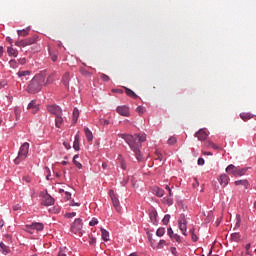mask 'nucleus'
<instances>
[{
  "label": "nucleus",
  "instance_id": "f257e3e1",
  "mask_svg": "<svg viewBox=\"0 0 256 256\" xmlns=\"http://www.w3.org/2000/svg\"><path fill=\"white\" fill-rule=\"evenodd\" d=\"M118 137L124 139V141L129 145L131 151H133L137 161H145V157L141 153V143L147 141V136L145 134H118Z\"/></svg>",
  "mask_w": 256,
  "mask_h": 256
},
{
  "label": "nucleus",
  "instance_id": "f03ea898",
  "mask_svg": "<svg viewBox=\"0 0 256 256\" xmlns=\"http://www.w3.org/2000/svg\"><path fill=\"white\" fill-rule=\"evenodd\" d=\"M43 86H45V75L41 73L33 77L28 85L27 91L32 94L39 93Z\"/></svg>",
  "mask_w": 256,
  "mask_h": 256
},
{
  "label": "nucleus",
  "instance_id": "7ed1b4c3",
  "mask_svg": "<svg viewBox=\"0 0 256 256\" xmlns=\"http://www.w3.org/2000/svg\"><path fill=\"white\" fill-rule=\"evenodd\" d=\"M29 155V143L24 142L18 151V156L14 159L15 165H20L27 159V156Z\"/></svg>",
  "mask_w": 256,
  "mask_h": 256
},
{
  "label": "nucleus",
  "instance_id": "20e7f679",
  "mask_svg": "<svg viewBox=\"0 0 256 256\" xmlns=\"http://www.w3.org/2000/svg\"><path fill=\"white\" fill-rule=\"evenodd\" d=\"M248 168H239L233 164H230L228 167H226V173L228 175H233L234 177H243L245 173H247Z\"/></svg>",
  "mask_w": 256,
  "mask_h": 256
},
{
  "label": "nucleus",
  "instance_id": "39448f33",
  "mask_svg": "<svg viewBox=\"0 0 256 256\" xmlns=\"http://www.w3.org/2000/svg\"><path fill=\"white\" fill-rule=\"evenodd\" d=\"M71 233H73L77 237L83 236V233H85V231H83V222L81 219L77 218L74 220L71 225Z\"/></svg>",
  "mask_w": 256,
  "mask_h": 256
},
{
  "label": "nucleus",
  "instance_id": "423d86ee",
  "mask_svg": "<svg viewBox=\"0 0 256 256\" xmlns=\"http://www.w3.org/2000/svg\"><path fill=\"white\" fill-rule=\"evenodd\" d=\"M43 229H45V226L43 225V223H39V222H34L24 227V231H26L27 233H30L31 235H33V231H43Z\"/></svg>",
  "mask_w": 256,
  "mask_h": 256
},
{
  "label": "nucleus",
  "instance_id": "0eeeda50",
  "mask_svg": "<svg viewBox=\"0 0 256 256\" xmlns=\"http://www.w3.org/2000/svg\"><path fill=\"white\" fill-rule=\"evenodd\" d=\"M109 195L114 209H116L117 213H121V203L119 202V198L117 197V195H115V191L110 190Z\"/></svg>",
  "mask_w": 256,
  "mask_h": 256
},
{
  "label": "nucleus",
  "instance_id": "6e6552de",
  "mask_svg": "<svg viewBox=\"0 0 256 256\" xmlns=\"http://www.w3.org/2000/svg\"><path fill=\"white\" fill-rule=\"evenodd\" d=\"M48 113L54 115L55 117H59V115H63V110L57 104H51L47 106Z\"/></svg>",
  "mask_w": 256,
  "mask_h": 256
},
{
  "label": "nucleus",
  "instance_id": "1a4fd4ad",
  "mask_svg": "<svg viewBox=\"0 0 256 256\" xmlns=\"http://www.w3.org/2000/svg\"><path fill=\"white\" fill-rule=\"evenodd\" d=\"M178 225L182 235L187 236V219H185V216L180 217Z\"/></svg>",
  "mask_w": 256,
  "mask_h": 256
},
{
  "label": "nucleus",
  "instance_id": "9d476101",
  "mask_svg": "<svg viewBox=\"0 0 256 256\" xmlns=\"http://www.w3.org/2000/svg\"><path fill=\"white\" fill-rule=\"evenodd\" d=\"M55 203V199L51 197L49 194H44L42 197V205H45L46 207H49L50 205H53Z\"/></svg>",
  "mask_w": 256,
  "mask_h": 256
},
{
  "label": "nucleus",
  "instance_id": "9b49d317",
  "mask_svg": "<svg viewBox=\"0 0 256 256\" xmlns=\"http://www.w3.org/2000/svg\"><path fill=\"white\" fill-rule=\"evenodd\" d=\"M116 112L118 115H121L122 117H129V107L127 106H118L116 108Z\"/></svg>",
  "mask_w": 256,
  "mask_h": 256
},
{
  "label": "nucleus",
  "instance_id": "f8f14e48",
  "mask_svg": "<svg viewBox=\"0 0 256 256\" xmlns=\"http://www.w3.org/2000/svg\"><path fill=\"white\" fill-rule=\"evenodd\" d=\"M195 137H197L198 141H205L209 137V134L205 129H200L195 133Z\"/></svg>",
  "mask_w": 256,
  "mask_h": 256
},
{
  "label": "nucleus",
  "instance_id": "ddd939ff",
  "mask_svg": "<svg viewBox=\"0 0 256 256\" xmlns=\"http://www.w3.org/2000/svg\"><path fill=\"white\" fill-rule=\"evenodd\" d=\"M28 111H31L35 115L39 111V104H37V101L32 100L28 106H27Z\"/></svg>",
  "mask_w": 256,
  "mask_h": 256
},
{
  "label": "nucleus",
  "instance_id": "4468645a",
  "mask_svg": "<svg viewBox=\"0 0 256 256\" xmlns=\"http://www.w3.org/2000/svg\"><path fill=\"white\" fill-rule=\"evenodd\" d=\"M218 181L221 187H226L229 185L230 178L227 174H221Z\"/></svg>",
  "mask_w": 256,
  "mask_h": 256
},
{
  "label": "nucleus",
  "instance_id": "2eb2a0df",
  "mask_svg": "<svg viewBox=\"0 0 256 256\" xmlns=\"http://www.w3.org/2000/svg\"><path fill=\"white\" fill-rule=\"evenodd\" d=\"M149 217L153 225H157V210L152 209L149 213Z\"/></svg>",
  "mask_w": 256,
  "mask_h": 256
},
{
  "label": "nucleus",
  "instance_id": "dca6fc26",
  "mask_svg": "<svg viewBox=\"0 0 256 256\" xmlns=\"http://www.w3.org/2000/svg\"><path fill=\"white\" fill-rule=\"evenodd\" d=\"M70 80H71L70 74H69V72H66L62 76V83H63V85H65V87H69V81Z\"/></svg>",
  "mask_w": 256,
  "mask_h": 256
},
{
  "label": "nucleus",
  "instance_id": "f3484780",
  "mask_svg": "<svg viewBox=\"0 0 256 256\" xmlns=\"http://www.w3.org/2000/svg\"><path fill=\"white\" fill-rule=\"evenodd\" d=\"M234 185L236 186L241 185L242 187H245V189H249V181L247 180H236L234 182Z\"/></svg>",
  "mask_w": 256,
  "mask_h": 256
},
{
  "label": "nucleus",
  "instance_id": "a211bd4d",
  "mask_svg": "<svg viewBox=\"0 0 256 256\" xmlns=\"http://www.w3.org/2000/svg\"><path fill=\"white\" fill-rule=\"evenodd\" d=\"M7 53L9 57H17L19 55V51H17V49H14L13 47H8Z\"/></svg>",
  "mask_w": 256,
  "mask_h": 256
},
{
  "label": "nucleus",
  "instance_id": "6ab92c4d",
  "mask_svg": "<svg viewBox=\"0 0 256 256\" xmlns=\"http://www.w3.org/2000/svg\"><path fill=\"white\" fill-rule=\"evenodd\" d=\"M153 193H154V195H156V197H163V195H165V190L161 189L159 187H155L153 189Z\"/></svg>",
  "mask_w": 256,
  "mask_h": 256
},
{
  "label": "nucleus",
  "instance_id": "aec40b11",
  "mask_svg": "<svg viewBox=\"0 0 256 256\" xmlns=\"http://www.w3.org/2000/svg\"><path fill=\"white\" fill-rule=\"evenodd\" d=\"M55 117V125L58 129H61V125H63V115H58Z\"/></svg>",
  "mask_w": 256,
  "mask_h": 256
},
{
  "label": "nucleus",
  "instance_id": "412c9836",
  "mask_svg": "<svg viewBox=\"0 0 256 256\" xmlns=\"http://www.w3.org/2000/svg\"><path fill=\"white\" fill-rule=\"evenodd\" d=\"M84 132H85L87 141L89 142L93 141V132H91V130H89L87 127L84 128Z\"/></svg>",
  "mask_w": 256,
  "mask_h": 256
},
{
  "label": "nucleus",
  "instance_id": "4be33fe9",
  "mask_svg": "<svg viewBox=\"0 0 256 256\" xmlns=\"http://www.w3.org/2000/svg\"><path fill=\"white\" fill-rule=\"evenodd\" d=\"M79 133H77L74 137V143H73V148L75 149V151H79Z\"/></svg>",
  "mask_w": 256,
  "mask_h": 256
},
{
  "label": "nucleus",
  "instance_id": "5701e85b",
  "mask_svg": "<svg viewBox=\"0 0 256 256\" xmlns=\"http://www.w3.org/2000/svg\"><path fill=\"white\" fill-rule=\"evenodd\" d=\"M37 36H32L30 38L25 39L26 45L29 47V45H34V43H37Z\"/></svg>",
  "mask_w": 256,
  "mask_h": 256
},
{
  "label": "nucleus",
  "instance_id": "b1692460",
  "mask_svg": "<svg viewBox=\"0 0 256 256\" xmlns=\"http://www.w3.org/2000/svg\"><path fill=\"white\" fill-rule=\"evenodd\" d=\"M231 241H234L235 243H238V241H241V234L235 232L231 234Z\"/></svg>",
  "mask_w": 256,
  "mask_h": 256
},
{
  "label": "nucleus",
  "instance_id": "393cba45",
  "mask_svg": "<svg viewBox=\"0 0 256 256\" xmlns=\"http://www.w3.org/2000/svg\"><path fill=\"white\" fill-rule=\"evenodd\" d=\"M72 117L73 123H77V120L79 119V109L74 108Z\"/></svg>",
  "mask_w": 256,
  "mask_h": 256
},
{
  "label": "nucleus",
  "instance_id": "a878e982",
  "mask_svg": "<svg viewBox=\"0 0 256 256\" xmlns=\"http://www.w3.org/2000/svg\"><path fill=\"white\" fill-rule=\"evenodd\" d=\"M30 29H23V30H17L18 36L19 37H27L29 35Z\"/></svg>",
  "mask_w": 256,
  "mask_h": 256
},
{
  "label": "nucleus",
  "instance_id": "bb28decb",
  "mask_svg": "<svg viewBox=\"0 0 256 256\" xmlns=\"http://www.w3.org/2000/svg\"><path fill=\"white\" fill-rule=\"evenodd\" d=\"M206 147L215 149L216 151L219 149V146H217L215 143H213L211 140H208L206 142Z\"/></svg>",
  "mask_w": 256,
  "mask_h": 256
},
{
  "label": "nucleus",
  "instance_id": "cd10ccee",
  "mask_svg": "<svg viewBox=\"0 0 256 256\" xmlns=\"http://www.w3.org/2000/svg\"><path fill=\"white\" fill-rule=\"evenodd\" d=\"M125 89H126V95H128V97H132V99H137L138 96L133 92V90L129 88H125Z\"/></svg>",
  "mask_w": 256,
  "mask_h": 256
},
{
  "label": "nucleus",
  "instance_id": "c85d7f7f",
  "mask_svg": "<svg viewBox=\"0 0 256 256\" xmlns=\"http://www.w3.org/2000/svg\"><path fill=\"white\" fill-rule=\"evenodd\" d=\"M77 159H79V155L76 154V155L73 157V163H74L75 167H77L78 169H81V168L83 167V165H82L81 163H79V162L77 161Z\"/></svg>",
  "mask_w": 256,
  "mask_h": 256
},
{
  "label": "nucleus",
  "instance_id": "c756f323",
  "mask_svg": "<svg viewBox=\"0 0 256 256\" xmlns=\"http://www.w3.org/2000/svg\"><path fill=\"white\" fill-rule=\"evenodd\" d=\"M103 241H109V232L105 229H101Z\"/></svg>",
  "mask_w": 256,
  "mask_h": 256
},
{
  "label": "nucleus",
  "instance_id": "7c9ffc66",
  "mask_svg": "<svg viewBox=\"0 0 256 256\" xmlns=\"http://www.w3.org/2000/svg\"><path fill=\"white\" fill-rule=\"evenodd\" d=\"M16 47H28L27 46V41L24 40H18L15 42Z\"/></svg>",
  "mask_w": 256,
  "mask_h": 256
},
{
  "label": "nucleus",
  "instance_id": "2f4dec72",
  "mask_svg": "<svg viewBox=\"0 0 256 256\" xmlns=\"http://www.w3.org/2000/svg\"><path fill=\"white\" fill-rule=\"evenodd\" d=\"M80 73H81V75H83L84 77H91V72H89V71H87V69H85V68H80Z\"/></svg>",
  "mask_w": 256,
  "mask_h": 256
},
{
  "label": "nucleus",
  "instance_id": "473e14b6",
  "mask_svg": "<svg viewBox=\"0 0 256 256\" xmlns=\"http://www.w3.org/2000/svg\"><path fill=\"white\" fill-rule=\"evenodd\" d=\"M190 235H191V239H192V241H194V243H196V241L199 240V238L195 235V229L194 228L190 229Z\"/></svg>",
  "mask_w": 256,
  "mask_h": 256
},
{
  "label": "nucleus",
  "instance_id": "72a5a7b5",
  "mask_svg": "<svg viewBox=\"0 0 256 256\" xmlns=\"http://www.w3.org/2000/svg\"><path fill=\"white\" fill-rule=\"evenodd\" d=\"M18 77H27V75H31V71L25 70V71H19L17 73Z\"/></svg>",
  "mask_w": 256,
  "mask_h": 256
},
{
  "label": "nucleus",
  "instance_id": "f704fd0d",
  "mask_svg": "<svg viewBox=\"0 0 256 256\" xmlns=\"http://www.w3.org/2000/svg\"><path fill=\"white\" fill-rule=\"evenodd\" d=\"M156 235L157 237H163V235H165V228L163 227L158 228L156 231Z\"/></svg>",
  "mask_w": 256,
  "mask_h": 256
},
{
  "label": "nucleus",
  "instance_id": "c9c22d12",
  "mask_svg": "<svg viewBox=\"0 0 256 256\" xmlns=\"http://www.w3.org/2000/svg\"><path fill=\"white\" fill-rule=\"evenodd\" d=\"M0 249H1L2 253H9L8 246L5 245V243H3V242L0 243Z\"/></svg>",
  "mask_w": 256,
  "mask_h": 256
},
{
  "label": "nucleus",
  "instance_id": "e433bc0d",
  "mask_svg": "<svg viewBox=\"0 0 256 256\" xmlns=\"http://www.w3.org/2000/svg\"><path fill=\"white\" fill-rule=\"evenodd\" d=\"M240 117L243 121H249V119H251V114L249 113H241Z\"/></svg>",
  "mask_w": 256,
  "mask_h": 256
},
{
  "label": "nucleus",
  "instance_id": "4c0bfd02",
  "mask_svg": "<svg viewBox=\"0 0 256 256\" xmlns=\"http://www.w3.org/2000/svg\"><path fill=\"white\" fill-rule=\"evenodd\" d=\"M170 219H171V215L166 214V215L164 216V218L162 219V223H163V225H168V224H169Z\"/></svg>",
  "mask_w": 256,
  "mask_h": 256
},
{
  "label": "nucleus",
  "instance_id": "58836bf2",
  "mask_svg": "<svg viewBox=\"0 0 256 256\" xmlns=\"http://www.w3.org/2000/svg\"><path fill=\"white\" fill-rule=\"evenodd\" d=\"M163 203H165V205H173V198H163Z\"/></svg>",
  "mask_w": 256,
  "mask_h": 256
},
{
  "label": "nucleus",
  "instance_id": "ea45409f",
  "mask_svg": "<svg viewBox=\"0 0 256 256\" xmlns=\"http://www.w3.org/2000/svg\"><path fill=\"white\" fill-rule=\"evenodd\" d=\"M175 143H177V138L174 137V136H171V137L168 139V145H175Z\"/></svg>",
  "mask_w": 256,
  "mask_h": 256
},
{
  "label": "nucleus",
  "instance_id": "a19ab883",
  "mask_svg": "<svg viewBox=\"0 0 256 256\" xmlns=\"http://www.w3.org/2000/svg\"><path fill=\"white\" fill-rule=\"evenodd\" d=\"M165 245H167V241L160 240L158 245H157V249H163V247H165Z\"/></svg>",
  "mask_w": 256,
  "mask_h": 256
},
{
  "label": "nucleus",
  "instance_id": "79ce46f5",
  "mask_svg": "<svg viewBox=\"0 0 256 256\" xmlns=\"http://www.w3.org/2000/svg\"><path fill=\"white\" fill-rule=\"evenodd\" d=\"M53 74H50L45 82V85H51L53 83Z\"/></svg>",
  "mask_w": 256,
  "mask_h": 256
},
{
  "label": "nucleus",
  "instance_id": "37998d69",
  "mask_svg": "<svg viewBox=\"0 0 256 256\" xmlns=\"http://www.w3.org/2000/svg\"><path fill=\"white\" fill-rule=\"evenodd\" d=\"M136 112L139 113V115H143V113H145V108L143 106H138Z\"/></svg>",
  "mask_w": 256,
  "mask_h": 256
},
{
  "label": "nucleus",
  "instance_id": "c03bdc74",
  "mask_svg": "<svg viewBox=\"0 0 256 256\" xmlns=\"http://www.w3.org/2000/svg\"><path fill=\"white\" fill-rule=\"evenodd\" d=\"M171 239H173L177 243H181V236H179L178 234H174Z\"/></svg>",
  "mask_w": 256,
  "mask_h": 256
},
{
  "label": "nucleus",
  "instance_id": "a18cd8bd",
  "mask_svg": "<svg viewBox=\"0 0 256 256\" xmlns=\"http://www.w3.org/2000/svg\"><path fill=\"white\" fill-rule=\"evenodd\" d=\"M99 223V221L97 220V218H93L90 222L89 225L90 227H95V225H97Z\"/></svg>",
  "mask_w": 256,
  "mask_h": 256
},
{
  "label": "nucleus",
  "instance_id": "49530a36",
  "mask_svg": "<svg viewBox=\"0 0 256 256\" xmlns=\"http://www.w3.org/2000/svg\"><path fill=\"white\" fill-rule=\"evenodd\" d=\"M100 77H101L102 81H105V82H109L111 79V78H109L108 75L103 74V73L100 75Z\"/></svg>",
  "mask_w": 256,
  "mask_h": 256
},
{
  "label": "nucleus",
  "instance_id": "de8ad7c7",
  "mask_svg": "<svg viewBox=\"0 0 256 256\" xmlns=\"http://www.w3.org/2000/svg\"><path fill=\"white\" fill-rule=\"evenodd\" d=\"M58 256H67V249H61L59 252H58Z\"/></svg>",
  "mask_w": 256,
  "mask_h": 256
},
{
  "label": "nucleus",
  "instance_id": "09e8293b",
  "mask_svg": "<svg viewBox=\"0 0 256 256\" xmlns=\"http://www.w3.org/2000/svg\"><path fill=\"white\" fill-rule=\"evenodd\" d=\"M120 167H121V169H123V170L127 169V163H125V161L121 160V162H120Z\"/></svg>",
  "mask_w": 256,
  "mask_h": 256
},
{
  "label": "nucleus",
  "instance_id": "8fccbe9b",
  "mask_svg": "<svg viewBox=\"0 0 256 256\" xmlns=\"http://www.w3.org/2000/svg\"><path fill=\"white\" fill-rule=\"evenodd\" d=\"M75 215H77L76 212H71V213H67V214H66V217H67L68 219H71V218L75 217Z\"/></svg>",
  "mask_w": 256,
  "mask_h": 256
},
{
  "label": "nucleus",
  "instance_id": "3c124183",
  "mask_svg": "<svg viewBox=\"0 0 256 256\" xmlns=\"http://www.w3.org/2000/svg\"><path fill=\"white\" fill-rule=\"evenodd\" d=\"M167 233L170 236V238H172L175 235L172 228H168Z\"/></svg>",
  "mask_w": 256,
  "mask_h": 256
},
{
  "label": "nucleus",
  "instance_id": "603ef678",
  "mask_svg": "<svg viewBox=\"0 0 256 256\" xmlns=\"http://www.w3.org/2000/svg\"><path fill=\"white\" fill-rule=\"evenodd\" d=\"M23 181H25L26 183H31V177H29V176H24V177H23Z\"/></svg>",
  "mask_w": 256,
  "mask_h": 256
},
{
  "label": "nucleus",
  "instance_id": "864d4df0",
  "mask_svg": "<svg viewBox=\"0 0 256 256\" xmlns=\"http://www.w3.org/2000/svg\"><path fill=\"white\" fill-rule=\"evenodd\" d=\"M198 165H205V159L199 158L198 159Z\"/></svg>",
  "mask_w": 256,
  "mask_h": 256
},
{
  "label": "nucleus",
  "instance_id": "5fc2aeb1",
  "mask_svg": "<svg viewBox=\"0 0 256 256\" xmlns=\"http://www.w3.org/2000/svg\"><path fill=\"white\" fill-rule=\"evenodd\" d=\"M65 199L69 201L71 199V194L69 192H65Z\"/></svg>",
  "mask_w": 256,
  "mask_h": 256
},
{
  "label": "nucleus",
  "instance_id": "6e6d98bb",
  "mask_svg": "<svg viewBox=\"0 0 256 256\" xmlns=\"http://www.w3.org/2000/svg\"><path fill=\"white\" fill-rule=\"evenodd\" d=\"M171 253H172V255H177V248L172 247L171 248Z\"/></svg>",
  "mask_w": 256,
  "mask_h": 256
},
{
  "label": "nucleus",
  "instance_id": "4d7b16f0",
  "mask_svg": "<svg viewBox=\"0 0 256 256\" xmlns=\"http://www.w3.org/2000/svg\"><path fill=\"white\" fill-rule=\"evenodd\" d=\"M19 209H21V206H19V204L13 206L14 211H19Z\"/></svg>",
  "mask_w": 256,
  "mask_h": 256
},
{
  "label": "nucleus",
  "instance_id": "13d9d810",
  "mask_svg": "<svg viewBox=\"0 0 256 256\" xmlns=\"http://www.w3.org/2000/svg\"><path fill=\"white\" fill-rule=\"evenodd\" d=\"M63 145L66 149H71V145H69V143L64 142Z\"/></svg>",
  "mask_w": 256,
  "mask_h": 256
},
{
  "label": "nucleus",
  "instance_id": "bf43d9fd",
  "mask_svg": "<svg viewBox=\"0 0 256 256\" xmlns=\"http://www.w3.org/2000/svg\"><path fill=\"white\" fill-rule=\"evenodd\" d=\"M51 59H52V61H57V55L56 54H52L51 55Z\"/></svg>",
  "mask_w": 256,
  "mask_h": 256
},
{
  "label": "nucleus",
  "instance_id": "052dcab7",
  "mask_svg": "<svg viewBox=\"0 0 256 256\" xmlns=\"http://www.w3.org/2000/svg\"><path fill=\"white\" fill-rule=\"evenodd\" d=\"M20 65H25L26 61L25 58L19 59Z\"/></svg>",
  "mask_w": 256,
  "mask_h": 256
},
{
  "label": "nucleus",
  "instance_id": "680f3d73",
  "mask_svg": "<svg viewBox=\"0 0 256 256\" xmlns=\"http://www.w3.org/2000/svg\"><path fill=\"white\" fill-rule=\"evenodd\" d=\"M15 63H16L15 60H10V61H9L10 67H13V65H15Z\"/></svg>",
  "mask_w": 256,
  "mask_h": 256
},
{
  "label": "nucleus",
  "instance_id": "e2e57ef3",
  "mask_svg": "<svg viewBox=\"0 0 256 256\" xmlns=\"http://www.w3.org/2000/svg\"><path fill=\"white\" fill-rule=\"evenodd\" d=\"M5 85H7V82H6V81H0V86H1V87H5Z\"/></svg>",
  "mask_w": 256,
  "mask_h": 256
},
{
  "label": "nucleus",
  "instance_id": "0e129e2a",
  "mask_svg": "<svg viewBox=\"0 0 256 256\" xmlns=\"http://www.w3.org/2000/svg\"><path fill=\"white\" fill-rule=\"evenodd\" d=\"M240 225H241V219L238 218V219H237V222H236V227H239Z\"/></svg>",
  "mask_w": 256,
  "mask_h": 256
},
{
  "label": "nucleus",
  "instance_id": "69168bd1",
  "mask_svg": "<svg viewBox=\"0 0 256 256\" xmlns=\"http://www.w3.org/2000/svg\"><path fill=\"white\" fill-rule=\"evenodd\" d=\"M0 57H3V46H0Z\"/></svg>",
  "mask_w": 256,
  "mask_h": 256
},
{
  "label": "nucleus",
  "instance_id": "338daca9",
  "mask_svg": "<svg viewBox=\"0 0 256 256\" xmlns=\"http://www.w3.org/2000/svg\"><path fill=\"white\" fill-rule=\"evenodd\" d=\"M246 251H249V249H251V244H247L246 247H245Z\"/></svg>",
  "mask_w": 256,
  "mask_h": 256
},
{
  "label": "nucleus",
  "instance_id": "774afa93",
  "mask_svg": "<svg viewBox=\"0 0 256 256\" xmlns=\"http://www.w3.org/2000/svg\"><path fill=\"white\" fill-rule=\"evenodd\" d=\"M102 168H103V169H107V163H106V162H103V163H102Z\"/></svg>",
  "mask_w": 256,
  "mask_h": 256
}]
</instances>
